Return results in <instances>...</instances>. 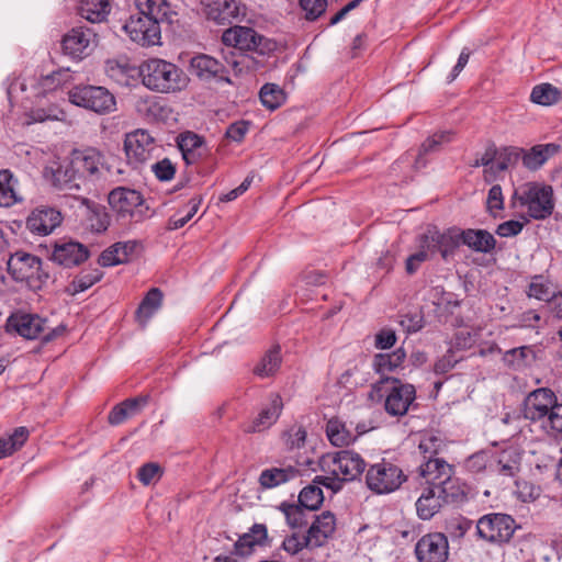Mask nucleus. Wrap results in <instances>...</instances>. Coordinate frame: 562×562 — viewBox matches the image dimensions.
I'll use <instances>...</instances> for the list:
<instances>
[{
	"label": "nucleus",
	"instance_id": "51",
	"mask_svg": "<svg viewBox=\"0 0 562 562\" xmlns=\"http://www.w3.org/2000/svg\"><path fill=\"white\" fill-rule=\"evenodd\" d=\"M203 198L201 195L191 198L188 203L189 210L187 213L180 217L178 214L170 216L167 223V229L176 231L182 228L198 213Z\"/></svg>",
	"mask_w": 562,
	"mask_h": 562
},
{
	"label": "nucleus",
	"instance_id": "23",
	"mask_svg": "<svg viewBox=\"0 0 562 562\" xmlns=\"http://www.w3.org/2000/svg\"><path fill=\"white\" fill-rule=\"evenodd\" d=\"M63 222L61 213L49 206L34 209L26 217V228L35 235L46 236Z\"/></svg>",
	"mask_w": 562,
	"mask_h": 562
},
{
	"label": "nucleus",
	"instance_id": "5",
	"mask_svg": "<svg viewBox=\"0 0 562 562\" xmlns=\"http://www.w3.org/2000/svg\"><path fill=\"white\" fill-rule=\"evenodd\" d=\"M8 271L15 281H24L34 290H41L49 280V271L42 260L29 252L16 251L11 255L8 262Z\"/></svg>",
	"mask_w": 562,
	"mask_h": 562
},
{
	"label": "nucleus",
	"instance_id": "42",
	"mask_svg": "<svg viewBox=\"0 0 562 562\" xmlns=\"http://www.w3.org/2000/svg\"><path fill=\"white\" fill-rule=\"evenodd\" d=\"M102 277L103 272L98 268L83 270L74 278L65 291L67 294L74 296L90 289L92 285L99 282Z\"/></svg>",
	"mask_w": 562,
	"mask_h": 562
},
{
	"label": "nucleus",
	"instance_id": "40",
	"mask_svg": "<svg viewBox=\"0 0 562 562\" xmlns=\"http://www.w3.org/2000/svg\"><path fill=\"white\" fill-rule=\"evenodd\" d=\"M326 436L335 447L349 446L356 438L350 430L347 429L345 423L337 417L330 418L327 422Z\"/></svg>",
	"mask_w": 562,
	"mask_h": 562
},
{
	"label": "nucleus",
	"instance_id": "33",
	"mask_svg": "<svg viewBox=\"0 0 562 562\" xmlns=\"http://www.w3.org/2000/svg\"><path fill=\"white\" fill-rule=\"evenodd\" d=\"M406 359V351L403 347L395 349L392 352L375 353L372 360L373 371L380 375V380L383 378H390L387 374L402 368Z\"/></svg>",
	"mask_w": 562,
	"mask_h": 562
},
{
	"label": "nucleus",
	"instance_id": "2",
	"mask_svg": "<svg viewBox=\"0 0 562 562\" xmlns=\"http://www.w3.org/2000/svg\"><path fill=\"white\" fill-rule=\"evenodd\" d=\"M143 85L151 91L175 93L189 82L186 72L176 64L160 58H150L139 67Z\"/></svg>",
	"mask_w": 562,
	"mask_h": 562
},
{
	"label": "nucleus",
	"instance_id": "47",
	"mask_svg": "<svg viewBox=\"0 0 562 562\" xmlns=\"http://www.w3.org/2000/svg\"><path fill=\"white\" fill-rule=\"evenodd\" d=\"M443 448V440L434 434L424 435L418 443V451L422 454L423 460L440 457Z\"/></svg>",
	"mask_w": 562,
	"mask_h": 562
},
{
	"label": "nucleus",
	"instance_id": "54",
	"mask_svg": "<svg viewBox=\"0 0 562 562\" xmlns=\"http://www.w3.org/2000/svg\"><path fill=\"white\" fill-rule=\"evenodd\" d=\"M327 5L328 0H299V7L308 22L317 21L326 12Z\"/></svg>",
	"mask_w": 562,
	"mask_h": 562
},
{
	"label": "nucleus",
	"instance_id": "57",
	"mask_svg": "<svg viewBox=\"0 0 562 562\" xmlns=\"http://www.w3.org/2000/svg\"><path fill=\"white\" fill-rule=\"evenodd\" d=\"M178 147L181 153L205 149L204 138L193 132H186L178 138Z\"/></svg>",
	"mask_w": 562,
	"mask_h": 562
},
{
	"label": "nucleus",
	"instance_id": "29",
	"mask_svg": "<svg viewBox=\"0 0 562 562\" xmlns=\"http://www.w3.org/2000/svg\"><path fill=\"white\" fill-rule=\"evenodd\" d=\"M436 486L445 505H462L469 499V485L453 475L436 482Z\"/></svg>",
	"mask_w": 562,
	"mask_h": 562
},
{
	"label": "nucleus",
	"instance_id": "19",
	"mask_svg": "<svg viewBox=\"0 0 562 562\" xmlns=\"http://www.w3.org/2000/svg\"><path fill=\"white\" fill-rule=\"evenodd\" d=\"M46 323L37 314L18 312L8 317L5 328L8 333H15L25 339H36L47 329Z\"/></svg>",
	"mask_w": 562,
	"mask_h": 562
},
{
	"label": "nucleus",
	"instance_id": "11",
	"mask_svg": "<svg viewBox=\"0 0 562 562\" xmlns=\"http://www.w3.org/2000/svg\"><path fill=\"white\" fill-rule=\"evenodd\" d=\"M70 158L79 180L97 181L101 178L102 169H106L112 175L111 167L104 164V155L95 147L74 149Z\"/></svg>",
	"mask_w": 562,
	"mask_h": 562
},
{
	"label": "nucleus",
	"instance_id": "27",
	"mask_svg": "<svg viewBox=\"0 0 562 562\" xmlns=\"http://www.w3.org/2000/svg\"><path fill=\"white\" fill-rule=\"evenodd\" d=\"M336 531V517L329 512L325 510L321 515L315 516L314 521L306 531V542L312 544V548L324 547Z\"/></svg>",
	"mask_w": 562,
	"mask_h": 562
},
{
	"label": "nucleus",
	"instance_id": "30",
	"mask_svg": "<svg viewBox=\"0 0 562 562\" xmlns=\"http://www.w3.org/2000/svg\"><path fill=\"white\" fill-rule=\"evenodd\" d=\"M459 238L461 245L469 247L475 252L490 254L496 247L495 237L486 229L481 228H459Z\"/></svg>",
	"mask_w": 562,
	"mask_h": 562
},
{
	"label": "nucleus",
	"instance_id": "49",
	"mask_svg": "<svg viewBox=\"0 0 562 562\" xmlns=\"http://www.w3.org/2000/svg\"><path fill=\"white\" fill-rule=\"evenodd\" d=\"M323 502V491L316 485H307L299 494L297 503L307 508V510H317Z\"/></svg>",
	"mask_w": 562,
	"mask_h": 562
},
{
	"label": "nucleus",
	"instance_id": "10",
	"mask_svg": "<svg viewBox=\"0 0 562 562\" xmlns=\"http://www.w3.org/2000/svg\"><path fill=\"white\" fill-rule=\"evenodd\" d=\"M155 148V138L146 130L138 128L126 133L124 136L123 150L125 160L133 169H139L149 161Z\"/></svg>",
	"mask_w": 562,
	"mask_h": 562
},
{
	"label": "nucleus",
	"instance_id": "34",
	"mask_svg": "<svg viewBox=\"0 0 562 562\" xmlns=\"http://www.w3.org/2000/svg\"><path fill=\"white\" fill-rule=\"evenodd\" d=\"M561 149L559 144L548 143L532 146L521 154L522 165L529 170H538L548 159L557 155Z\"/></svg>",
	"mask_w": 562,
	"mask_h": 562
},
{
	"label": "nucleus",
	"instance_id": "35",
	"mask_svg": "<svg viewBox=\"0 0 562 562\" xmlns=\"http://www.w3.org/2000/svg\"><path fill=\"white\" fill-rule=\"evenodd\" d=\"M162 299L164 294L159 288H151L145 294L135 312V319L142 327H145L161 307Z\"/></svg>",
	"mask_w": 562,
	"mask_h": 562
},
{
	"label": "nucleus",
	"instance_id": "16",
	"mask_svg": "<svg viewBox=\"0 0 562 562\" xmlns=\"http://www.w3.org/2000/svg\"><path fill=\"white\" fill-rule=\"evenodd\" d=\"M460 245L459 227H450L442 233L438 229L429 231L420 236V247L431 254L439 252L445 260L454 255Z\"/></svg>",
	"mask_w": 562,
	"mask_h": 562
},
{
	"label": "nucleus",
	"instance_id": "62",
	"mask_svg": "<svg viewBox=\"0 0 562 562\" xmlns=\"http://www.w3.org/2000/svg\"><path fill=\"white\" fill-rule=\"evenodd\" d=\"M498 147L494 142H488L482 154H476L475 159L470 164L472 168L488 167L496 161Z\"/></svg>",
	"mask_w": 562,
	"mask_h": 562
},
{
	"label": "nucleus",
	"instance_id": "59",
	"mask_svg": "<svg viewBox=\"0 0 562 562\" xmlns=\"http://www.w3.org/2000/svg\"><path fill=\"white\" fill-rule=\"evenodd\" d=\"M541 427L546 430H550L555 436H562V403L558 401L554 408L550 411V414L544 419V424Z\"/></svg>",
	"mask_w": 562,
	"mask_h": 562
},
{
	"label": "nucleus",
	"instance_id": "32",
	"mask_svg": "<svg viewBox=\"0 0 562 562\" xmlns=\"http://www.w3.org/2000/svg\"><path fill=\"white\" fill-rule=\"evenodd\" d=\"M268 530L263 524H254L248 532L241 535L234 544V553L240 557L250 555L256 546H266Z\"/></svg>",
	"mask_w": 562,
	"mask_h": 562
},
{
	"label": "nucleus",
	"instance_id": "45",
	"mask_svg": "<svg viewBox=\"0 0 562 562\" xmlns=\"http://www.w3.org/2000/svg\"><path fill=\"white\" fill-rule=\"evenodd\" d=\"M561 99V91L551 83H541L532 88L531 102L540 105H552Z\"/></svg>",
	"mask_w": 562,
	"mask_h": 562
},
{
	"label": "nucleus",
	"instance_id": "17",
	"mask_svg": "<svg viewBox=\"0 0 562 562\" xmlns=\"http://www.w3.org/2000/svg\"><path fill=\"white\" fill-rule=\"evenodd\" d=\"M128 37L143 47L160 45L161 29L142 15H132L123 25Z\"/></svg>",
	"mask_w": 562,
	"mask_h": 562
},
{
	"label": "nucleus",
	"instance_id": "14",
	"mask_svg": "<svg viewBox=\"0 0 562 562\" xmlns=\"http://www.w3.org/2000/svg\"><path fill=\"white\" fill-rule=\"evenodd\" d=\"M449 541L446 533L428 532L415 544V555L418 562H447L449 559Z\"/></svg>",
	"mask_w": 562,
	"mask_h": 562
},
{
	"label": "nucleus",
	"instance_id": "61",
	"mask_svg": "<svg viewBox=\"0 0 562 562\" xmlns=\"http://www.w3.org/2000/svg\"><path fill=\"white\" fill-rule=\"evenodd\" d=\"M155 177L162 182L170 181L176 175V165L169 158H164L151 165Z\"/></svg>",
	"mask_w": 562,
	"mask_h": 562
},
{
	"label": "nucleus",
	"instance_id": "1",
	"mask_svg": "<svg viewBox=\"0 0 562 562\" xmlns=\"http://www.w3.org/2000/svg\"><path fill=\"white\" fill-rule=\"evenodd\" d=\"M224 44L232 47L229 54L232 59L226 57L235 71L240 72L244 68L256 69L263 66V58L277 48V43L260 35L251 27L235 26L223 33Z\"/></svg>",
	"mask_w": 562,
	"mask_h": 562
},
{
	"label": "nucleus",
	"instance_id": "18",
	"mask_svg": "<svg viewBox=\"0 0 562 562\" xmlns=\"http://www.w3.org/2000/svg\"><path fill=\"white\" fill-rule=\"evenodd\" d=\"M189 70L202 81L216 80L231 83L229 71L220 60L206 54H198L190 60Z\"/></svg>",
	"mask_w": 562,
	"mask_h": 562
},
{
	"label": "nucleus",
	"instance_id": "38",
	"mask_svg": "<svg viewBox=\"0 0 562 562\" xmlns=\"http://www.w3.org/2000/svg\"><path fill=\"white\" fill-rule=\"evenodd\" d=\"M111 12L110 0H80L78 14L91 23L106 21Z\"/></svg>",
	"mask_w": 562,
	"mask_h": 562
},
{
	"label": "nucleus",
	"instance_id": "36",
	"mask_svg": "<svg viewBox=\"0 0 562 562\" xmlns=\"http://www.w3.org/2000/svg\"><path fill=\"white\" fill-rule=\"evenodd\" d=\"M299 474L300 471L292 465L269 468L261 471L258 482L261 488L270 490L295 479Z\"/></svg>",
	"mask_w": 562,
	"mask_h": 562
},
{
	"label": "nucleus",
	"instance_id": "6",
	"mask_svg": "<svg viewBox=\"0 0 562 562\" xmlns=\"http://www.w3.org/2000/svg\"><path fill=\"white\" fill-rule=\"evenodd\" d=\"M477 538L499 547L512 542L515 532L521 526L515 518L504 513H490L479 518L476 521Z\"/></svg>",
	"mask_w": 562,
	"mask_h": 562
},
{
	"label": "nucleus",
	"instance_id": "53",
	"mask_svg": "<svg viewBox=\"0 0 562 562\" xmlns=\"http://www.w3.org/2000/svg\"><path fill=\"white\" fill-rule=\"evenodd\" d=\"M306 429L302 425H293L282 435L285 448L288 450L300 449L306 442Z\"/></svg>",
	"mask_w": 562,
	"mask_h": 562
},
{
	"label": "nucleus",
	"instance_id": "43",
	"mask_svg": "<svg viewBox=\"0 0 562 562\" xmlns=\"http://www.w3.org/2000/svg\"><path fill=\"white\" fill-rule=\"evenodd\" d=\"M285 516L286 524L292 529H299L307 525V508L300 503L282 502L278 507Z\"/></svg>",
	"mask_w": 562,
	"mask_h": 562
},
{
	"label": "nucleus",
	"instance_id": "31",
	"mask_svg": "<svg viewBox=\"0 0 562 562\" xmlns=\"http://www.w3.org/2000/svg\"><path fill=\"white\" fill-rule=\"evenodd\" d=\"M50 175L53 186L60 190L79 189V175L72 167V160L68 162H56L45 169V177Z\"/></svg>",
	"mask_w": 562,
	"mask_h": 562
},
{
	"label": "nucleus",
	"instance_id": "25",
	"mask_svg": "<svg viewBox=\"0 0 562 562\" xmlns=\"http://www.w3.org/2000/svg\"><path fill=\"white\" fill-rule=\"evenodd\" d=\"M415 490H420V495L415 502L416 515L422 520L434 518L445 505L438 488L434 484H414Z\"/></svg>",
	"mask_w": 562,
	"mask_h": 562
},
{
	"label": "nucleus",
	"instance_id": "55",
	"mask_svg": "<svg viewBox=\"0 0 562 562\" xmlns=\"http://www.w3.org/2000/svg\"><path fill=\"white\" fill-rule=\"evenodd\" d=\"M121 247V241L114 243L113 245L109 246L100 254L98 258V263L101 267H113L126 263L123 259L124 255Z\"/></svg>",
	"mask_w": 562,
	"mask_h": 562
},
{
	"label": "nucleus",
	"instance_id": "63",
	"mask_svg": "<svg viewBox=\"0 0 562 562\" xmlns=\"http://www.w3.org/2000/svg\"><path fill=\"white\" fill-rule=\"evenodd\" d=\"M161 468L158 463L148 462L143 464L137 472V479L144 484L149 485L155 481V479H159L161 476Z\"/></svg>",
	"mask_w": 562,
	"mask_h": 562
},
{
	"label": "nucleus",
	"instance_id": "50",
	"mask_svg": "<svg viewBox=\"0 0 562 562\" xmlns=\"http://www.w3.org/2000/svg\"><path fill=\"white\" fill-rule=\"evenodd\" d=\"M472 525L473 522L471 519L462 515H458L446 520L445 530L452 540H461L472 528Z\"/></svg>",
	"mask_w": 562,
	"mask_h": 562
},
{
	"label": "nucleus",
	"instance_id": "28",
	"mask_svg": "<svg viewBox=\"0 0 562 562\" xmlns=\"http://www.w3.org/2000/svg\"><path fill=\"white\" fill-rule=\"evenodd\" d=\"M150 396L142 394L130 397L114 405L108 415V422L112 426L123 424L128 418L139 414L142 409L149 403Z\"/></svg>",
	"mask_w": 562,
	"mask_h": 562
},
{
	"label": "nucleus",
	"instance_id": "41",
	"mask_svg": "<svg viewBox=\"0 0 562 562\" xmlns=\"http://www.w3.org/2000/svg\"><path fill=\"white\" fill-rule=\"evenodd\" d=\"M550 280L543 274H535L530 278V282L526 290L529 299L547 302L549 305L557 292L551 290Z\"/></svg>",
	"mask_w": 562,
	"mask_h": 562
},
{
	"label": "nucleus",
	"instance_id": "9",
	"mask_svg": "<svg viewBox=\"0 0 562 562\" xmlns=\"http://www.w3.org/2000/svg\"><path fill=\"white\" fill-rule=\"evenodd\" d=\"M404 482L411 481L403 470L386 460L372 464L366 474V483L369 490L376 494H390L401 487Z\"/></svg>",
	"mask_w": 562,
	"mask_h": 562
},
{
	"label": "nucleus",
	"instance_id": "12",
	"mask_svg": "<svg viewBox=\"0 0 562 562\" xmlns=\"http://www.w3.org/2000/svg\"><path fill=\"white\" fill-rule=\"evenodd\" d=\"M97 32L88 26L79 25L69 30L61 38V50L74 60H81L92 52L97 42Z\"/></svg>",
	"mask_w": 562,
	"mask_h": 562
},
{
	"label": "nucleus",
	"instance_id": "58",
	"mask_svg": "<svg viewBox=\"0 0 562 562\" xmlns=\"http://www.w3.org/2000/svg\"><path fill=\"white\" fill-rule=\"evenodd\" d=\"M305 542L306 535L301 537L299 533L293 532L292 535L286 536L284 538L281 548L292 555L299 553L303 549L314 550V548H312V544Z\"/></svg>",
	"mask_w": 562,
	"mask_h": 562
},
{
	"label": "nucleus",
	"instance_id": "64",
	"mask_svg": "<svg viewBox=\"0 0 562 562\" xmlns=\"http://www.w3.org/2000/svg\"><path fill=\"white\" fill-rule=\"evenodd\" d=\"M486 209L493 214L494 211L504 210V195L499 184H493L487 193Z\"/></svg>",
	"mask_w": 562,
	"mask_h": 562
},
{
	"label": "nucleus",
	"instance_id": "24",
	"mask_svg": "<svg viewBox=\"0 0 562 562\" xmlns=\"http://www.w3.org/2000/svg\"><path fill=\"white\" fill-rule=\"evenodd\" d=\"M331 474L344 476L345 481L358 479L366 470V462L361 456L352 450H340L331 457Z\"/></svg>",
	"mask_w": 562,
	"mask_h": 562
},
{
	"label": "nucleus",
	"instance_id": "20",
	"mask_svg": "<svg viewBox=\"0 0 562 562\" xmlns=\"http://www.w3.org/2000/svg\"><path fill=\"white\" fill-rule=\"evenodd\" d=\"M210 20L218 24H232L245 16V5L239 0H201Z\"/></svg>",
	"mask_w": 562,
	"mask_h": 562
},
{
	"label": "nucleus",
	"instance_id": "13",
	"mask_svg": "<svg viewBox=\"0 0 562 562\" xmlns=\"http://www.w3.org/2000/svg\"><path fill=\"white\" fill-rule=\"evenodd\" d=\"M558 401L557 394L550 387H538L528 393L524 400V417L531 423L544 424L546 417Z\"/></svg>",
	"mask_w": 562,
	"mask_h": 562
},
{
	"label": "nucleus",
	"instance_id": "8",
	"mask_svg": "<svg viewBox=\"0 0 562 562\" xmlns=\"http://www.w3.org/2000/svg\"><path fill=\"white\" fill-rule=\"evenodd\" d=\"M108 201L120 218L130 222L139 223L154 214L142 193L134 189L117 187L109 193Z\"/></svg>",
	"mask_w": 562,
	"mask_h": 562
},
{
	"label": "nucleus",
	"instance_id": "21",
	"mask_svg": "<svg viewBox=\"0 0 562 562\" xmlns=\"http://www.w3.org/2000/svg\"><path fill=\"white\" fill-rule=\"evenodd\" d=\"M282 409V397L278 393H272L269 405L263 407L254 419L241 423L239 428L246 435L262 432L277 423Z\"/></svg>",
	"mask_w": 562,
	"mask_h": 562
},
{
	"label": "nucleus",
	"instance_id": "60",
	"mask_svg": "<svg viewBox=\"0 0 562 562\" xmlns=\"http://www.w3.org/2000/svg\"><path fill=\"white\" fill-rule=\"evenodd\" d=\"M490 461V453L486 451H477L471 454L464 461V468L468 472L473 474L482 473Z\"/></svg>",
	"mask_w": 562,
	"mask_h": 562
},
{
	"label": "nucleus",
	"instance_id": "3",
	"mask_svg": "<svg viewBox=\"0 0 562 562\" xmlns=\"http://www.w3.org/2000/svg\"><path fill=\"white\" fill-rule=\"evenodd\" d=\"M67 94L71 104L98 115H108L117 109L114 93L103 86L79 83Z\"/></svg>",
	"mask_w": 562,
	"mask_h": 562
},
{
	"label": "nucleus",
	"instance_id": "22",
	"mask_svg": "<svg viewBox=\"0 0 562 562\" xmlns=\"http://www.w3.org/2000/svg\"><path fill=\"white\" fill-rule=\"evenodd\" d=\"M417 475L411 480L412 484H434L442 481L446 476L454 474V467L448 463L442 457L429 460H422L416 469Z\"/></svg>",
	"mask_w": 562,
	"mask_h": 562
},
{
	"label": "nucleus",
	"instance_id": "26",
	"mask_svg": "<svg viewBox=\"0 0 562 562\" xmlns=\"http://www.w3.org/2000/svg\"><path fill=\"white\" fill-rule=\"evenodd\" d=\"M134 3L139 15L150 19L160 29L164 24L171 25L177 15L167 0H134Z\"/></svg>",
	"mask_w": 562,
	"mask_h": 562
},
{
	"label": "nucleus",
	"instance_id": "4",
	"mask_svg": "<svg viewBox=\"0 0 562 562\" xmlns=\"http://www.w3.org/2000/svg\"><path fill=\"white\" fill-rule=\"evenodd\" d=\"M516 201L520 206H527L528 215L537 221L550 217L555 206L552 187L539 182H528L516 190L512 196L513 205Z\"/></svg>",
	"mask_w": 562,
	"mask_h": 562
},
{
	"label": "nucleus",
	"instance_id": "56",
	"mask_svg": "<svg viewBox=\"0 0 562 562\" xmlns=\"http://www.w3.org/2000/svg\"><path fill=\"white\" fill-rule=\"evenodd\" d=\"M515 485V493L517 497L524 503L536 501L541 494L540 486L533 484L532 482L526 480H516Z\"/></svg>",
	"mask_w": 562,
	"mask_h": 562
},
{
	"label": "nucleus",
	"instance_id": "15",
	"mask_svg": "<svg viewBox=\"0 0 562 562\" xmlns=\"http://www.w3.org/2000/svg\"><path fill=\"white\" fill-rule=\"evenodd\" d=\"M90 257V251L83 244L72 239H58L53 244L49 259L64 268L82 265Z\"/></svg>",
	"mask_w": 562,
	"mask_h": 562
},
{
	"label": "nucleus",
	"instance_id": "46",
	"mask_svg": "<svg viewBox=\"0 0 562 562\" xmlns=\"http://www.w3.org/2000/svg\"><path fill=\"white\" fill-rule=\"evenodd\" d=\"M262 105L271 111L277 110L285 102L284 91L276 83H266L259 92Z\"/></svg>",
	"mask_w": 562,
	"mask_h": 562
},
{
	"label": "nucleus",
	"instance_id": "44",
	"mask_svg": "<svg viewBox=\"0 0 562 562\" xmlns=\"http://www.w3.org/2000/svg\"><path fill=\"white\" fill-rule=\"evenodd\" d=\"M16 180L9 169L0 170V206H12L19 199L15 192Z\"/></svg>",
	"mask_w": 562,
	"mask_h": 562
},
{
	"label": "nucleus",
	"instance_id": "7",
	"mask_svg": "<svg viewBox=\"0 0 562 562\" xmlns=\"http://www.w3.org/2000/svg\"><path fill=\"white\" fill-rule=\"evenodd\" d=\"M387 383L392 385L385 393L384 409L387 415L403 417L412 406H415L416 389L411 383H404L398 378H383L372 384V391L380 394Z\"/></svg>",
	"mask_w": 562,
	"mask_h": 562
},
{
	"label": "nucleus",
	"instance_id": "39",
	"mask_svg": "<svg viewBox=\"0 0 562 562\" xmlns=\"http://www.w3.org/2000/svg\"><path fill=\"white\" fill-rule=\"evenodd\" d=\"M81 202L87 209L86 218L90 229L95 233L105 232L111 222L106 207L86 198Z\"/></svg>",
	"mask_w": 562,
	"mask_h": 562
},
{
	"label": "nucleus",
	"instance_id": "52",
	"mask_svg": "<svg viewBox=\"0 0 562 562\" xmlns=\"http://www.w3.org/2000/svg\"><path fill=\"white\" fill-rule=\"evenodd\" d=\"M522 153L524 148L516 146L499 147L495 168L503 169L504 171H506L510 166L517 164V161L521 158Z\"/></svg>",
	"mask_w": 562,
	"mask_h": 562
},
{
	"label": "nucleus",
	"instance_id": "37",
	"mask_svg": "<svg viewBox=\"0 0 562 562\" xmlns=\"http://www.w3.org/2000/svg\"><path fill=\"white\" fill-rule=\"evenodd\" d=\"M282 363L281 348L279 345L268 349L252 369V373L261 379L277 374Z\"/></svg>",
	"mask_w": 562,
	"mask_h": 562
},
{
	"label": "nucleus",
	"instance_id": "48",
	"mask_svg": "<svg viewBox=\"0 0 562 562\" xmlns=\"http://www.w3.org/2000/svg\"><path fill=\"white\" fill-rule=\"evenodd\" d=\"M71 78L69 69H58L48 75L41 76L38 86L44 92L55 91L70 82Z\"/></svg>",
	"mask_w": 562,
	"mask_h": 562
}]
</instances>
